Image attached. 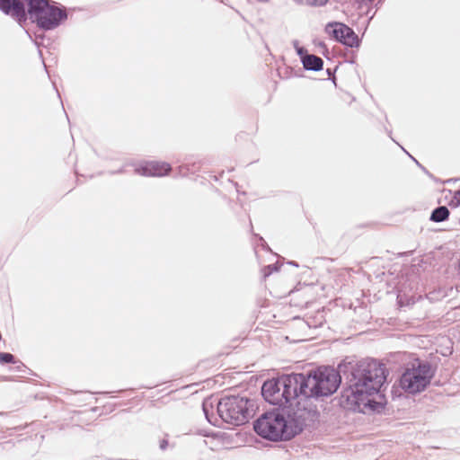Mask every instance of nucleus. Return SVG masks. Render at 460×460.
<instances>
[{"mask_svg":"<svg viewBox=\"0 0 460 460\" xmlns=\"http://www.w3.org/2000/svg\"><path fill=\"white\" fill-rule=\"evenodd\" d=\"M355 383L347 394L348 400L363 413L380 412L386 403L381 387L387 376L385 366L376 360L361 366L354 376Z\"/></svg>","mask_w":460,"mask_h":460,"instance_id":"obj_1","label":"nucleus"},{"mask_svg":"<svg viewBox=\"0 0 460 460\" xmlns=\"http://www.w3.org/2000/svg\"><path fill=\"white\" fill-rule=\"evenodd\" d=\"M355 383L347 394L348 400L363 413L380 412L386 403L381 387L387 376L385 366L376 360L361 366L354 376Z\"/></svg>","mask_w":460,"mask_h":460,"instance_id":"obj_2","label":"nucleus"},{"mask_svg":"<svg viewBox=\"0 0 460 460\" xmlns=\"http://www.w3.org/2000/svg\"><path fill=\"white\" fill-rule=\"evenodd\" d=\"M253 429L261 438L278 441L292 438L302 430V426L295 420H287L279 412L270 411L255 420Z\"/></svg>","mask_w":460,"mask_h":460,"instance_id":"obj_3","label":"nucleus"},{"mask_svg":"<svg viewBox=\"0 0 460 460\" xmlns=\"http://www.w3.org/2000/svg\"><path fill=\"white\" fill-rule=\"evenodd\" d=\"M297 375L302 380L299 382V393L305 397L330 395L336 392L341 384V376L332 367H318L307 376Z\"/></svg>","mask_w":460,"mask_h":460,"instance_id":"obj_4","label":"nucleus"},{"mask_svg":"<svg viewBox=\"0 0 460 460\" xmlns=\"http://www.w3.org/2000/svg\"><path fill=\"white\" fill-rule=\"evenodd\" d=\"M301 381L297 374L283 375L278 378L267 380L262 385L261 394L270 403L286 406L301 395L299 393Z\"/></svg>","mask_w":460,"mask_h":460,"instance_id":"obj_5","label":"nucleus"},{"mask_svg":"<svg viewBox=\"0 0 460 460\" xmlns=\"http://www.w3.org/2000/svg\"><path fill=\"white\" fill-rule=\"evenodd\" d=\"M434 376V370L427 362L414 359L404 368L399 385L408 394H417L427 389Z\"/></svg>","mask_w":460,"mask_h":460,"instance_id":"obj_6","label":"nucleus"},{"mask_svg":"<svg viewBox=\"0 0 460 460\" xmlns=\"http://www.w3.org/2000/svg\"><path fill=\"white\" fill-rule=\"evenodd\" d=\"M30 19L44 30H53L67 18L66 11L49 0H25Z\"/></svg>","mask_w":460,"mask_h":460,"instance_id":"obj_7","label":"nucleus"},{"mask_svg":"<svg viewBox=\"0 0 460 460\" xmlns=\"http://www.w3.org/2000/svg\"><path fill=\"white\" fill-rule=\"evenodd\" d=\"M248 400L240 396H226L222 398L217 405L221 419L233 425H241L248 420Z\"/></svg>","mask_w":460,"mask_h":460,"instance_id":"obj_8","label":"nucleus"},{"mask_svg":"<svg viewBox=\"0 0 460 460\" xmlns=\"http://www.w3.org/2000/svg\"><path fill=\"white\" fill-rule=\"evenodd\" d=\"M325 32L333 40L355 47L358 45V38L351 28L341 22H330L325 26Z\"/></svg>","mask_w":460,"mask_h":460,"instance_id":"obj_9","label":"nucleus"},{"mask_svg":"<svg viewBox=\"0 0 460 460\" xmlns=\"http://www.w3.org/2000/svg\"><path fill=\"white\" fill-rule=\"evenodd\" d=\"M137 172L143 176L162 177L167 175L172 167L165 162L150 161L136 169Z\"/></svg>","mask_w":460,"mask_h":460,"instance_id":"obj_10","label":"nucleus"},{"mask_svg":"<svg viewBox=\"0 0 460 460\" xmlns=\"http://www.w3.org/2000/svg\"><path fill=\"white\" fill-rule=\"evenodd\" d=\"M0 9L19 22L26 21L27 14L22 0H0Z\"/></svg>","mask_w":460,"mask_h":460,"instance_id":"obj_11","label":"nucleus"},{"mask_svg":"<svg viewBox=\"0 0 460 460\" xmlns=\"http://www.w3.org/2000/svg\"><path fill=\"white\" fill-rule=\"evenodd\" d=\"M303 66L307 70L319 71L323 69V61L321 58L314 55H305L302 58Z\"/></svg>","mask_w":460,"mask_h":460,"instance_id":"obj_12","label":"nucleus"},{"mask_svg":"<svg viewBox=\"0 0 460 460\" xmlns=\"http://www.w3.org/2000/svg\"><path fill=\"white\" fill-rule=\"evenodd\" d=\"M450 212L445 206H441L433 210L430 220L433 222H443L449 217Z\"/></svg>","mask_w":460,"mask_h":460,"instance_id":"obj_13","label":"nucleus"},{"mask_svg":"<svg viewBox=\"0 0 460 460\" xmlns=\"http://www.w3.org/2000/svg\"><path fill=\"white\" fill-rule=\"evenodd\" d=\"M1 363H13L14 357L11 353H1L0 354Z\"/></svg>","mask_w":460,"mask_h":460,"instance_id":"obj_14","label":"nucleus"},{"mask_svg":"<svg viewBox=\"0 0 460 460\" xmlns=\"http://www.w3.org/2000/svg\"><path fill=\"white\" fill-rule=\"evenodd\" d=\"M304 4L311 6H323L328 0H302Z\"/></svg>","mask_w":460,"mask_h":460,"instance_id":"obj_15","label":"nucleus"},{"mask_svg":"<svg viewBox=\"0 0 460 460\" xmlns=\"http://www.w3.org/2000/svg\"><path fill=\"white\" fill-rule=\"evenodd\" d=\"M356 4H358V8H359L362 4H372L375 0H353Z\"/></svg>","mask_w":460,"mask_h":460,"instance_id":"obj_16","label":"nucleus"},{"mask_svg":"<svg viewBox=\"0 0 460 460\" xmlns=\"http://www.w3.org/2000/svg\"><path fill=\"white\" fill-rule=\"evenodd\" d=\"M454 199L456 200V204L457 206L460 205V190L456 192Z\"/></svg>","mask_w":460,"mask_h":460,"instance_id":"obj_17","label":"nucleus"},{"mask_svg":"<svg viewBox=\"0 0 460 460\" xmlns=\"http://www.w3.org/2000/svg\"><path fill=\"white\" fill-rule=\"evenodd\" d=\"M167 445H168L167 440L164 439V440H162V441H161V443H160V447H161L162 449H165V448H166V447H167Z\"/></svg>","mask_w":460,"mask_h":460,"instance_id":"obj_18","label":"nucleus"}]
</instances>
